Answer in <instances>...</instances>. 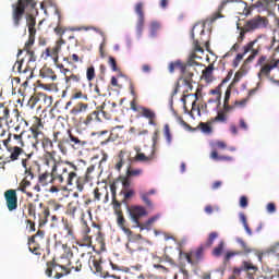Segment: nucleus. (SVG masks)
<instances>
[{
    "instance_id": "69168bd1",
    "label": "nucleus",
    "mask_w": 279,
    "mask_h": 279,
    "mask_svg": "<svg viewBox=\"0 0 279 279\" xmlns=\"http://www.w3.org/2000/svg\"><path fill=\"white\" fill-rule=\"evenodd\" d=\"M210 94L216 95V99L215 100L209 99L208 104H214V101H221V92L219 89H211Z\"/></svg>"
},
{
    "instance_id": "72a5a7b5",
    "label": "nucleus",
    "mask_w": 279,
    "mask_h": 279,
    "mask_svg": "<svg viewBox=\"0 0 279 279\" xmlns=\"http://www.w3.org/2000/svg\"><path fill=\"white\" fill-rule=\"evenodd\" d=\"M177 71H180L181 75L184 77V63L180 60L171 62L168 66L169 73H175Z\"/></svg>"
},
{
    "instance_id": "20e7f679",
    "label": "nucleus",
    "mask_w": 279,
    "mask_h": 279,
    "mask_svg": "<svg viewBox=\"0 0 279 279\" xmlns=\"http://www.w3.org/2000/svg\"><path fill=\"white\" fill-rule=\"evenodd\" d=\"M44 130L45 122H43V119L36 116L33 117L28 131H31L35 144L38 145V143H41L43 149H53V140L46 136Z\"/></svg>"
},
{
    "instance_id": "4468645a",
    "label": "nucleus",
    "mask_w": 279,
    "mask_h": 279,
    "mask_svg": "<svg viewBox=\"0 0 279 279\" xmlns=\"http://www.w3.org/2000/svg\"><path fill=\"white\" fill-rule=\"evenodd\" d=\"M148 213L145 207L141 205H134L130 208V217L133 223H135V228H142L143 223H141L142 217H147Z\"/></svg>"
},
{
    "instance_id": "f3484780",
    "label": "nucleus",
    "mask_w": 279,
    "mask_h": 279,
    "mask_svg": "<svg viewBox=\"0 0 279 279\" xmlns=\"http://www.w3.org/2000/svg\"><path fill=\"white\" fill-rule=\"evenodd\" d=\"M4 199L7 202V208L10 213L19 208V196L16 190H7L4 192Z\"/></svg>"
},
{
    "instance_id": "864d4df0",
    "label": "nucleus",
    "mask_w": 279,
    "mask_h": 279,
    "mask_svg": "<svg viewBox=\"0 0 279 279\" xmlns=\"http://www.w3.org/2000/svg\"><path fill=\"white\" fill-rule=\"evenodd\" d=\"M93 265L96 274H100V276L104 277L106 272H104V267H101V262H99L98 259H94Z\"/></svg>"
},
{
    "instance_id": "423d86ee",
    "label": "nucleus",
    "mask_w": 279,
    "mask_h": 279,
    "mask_svg": "<svg viewBox=\"0 0 279 279\" xmlns=\"http://www.w3.org/2000/svg\"><path fill=\"white\" fill-rule=\"evenodd\" d=\"M26 53L28 56L27 65H25L23 68V62H24L23 59L20 61L17 60L13 65L14 73H20L21 77L26 80L24 82V86H27V81L32 80V77L34 76V68H32V65H29V64H33L37 60V57H36V53L34 52V50H26Z\"/></svg>"
},
{
    "instance_id": "37998d69",
    "label": "nucleus",
    "mask_w": 279,
    "mask_h": 279,
    "mask_svg": "<svg viewBox=\"0 0 279 279\" xmlns=\"http://www.w3.org/2000/svg\"><path fill=\"white\" fill-rule=\"evenodd\" d=\"M82 82V76L80 74H71L65 76V83L68 84H80Z\"/></svg>"
},
{
    "instance_id": "a878e982",
    "label": "nucleus",
    "mask_w": 279,
    "mask_h": 279,
    "mask_svg": "<svg viewBox=\"0 0 279 279\" xmlns=\"http://www.w3.org/2000/svg\"><path fill=\"white\" fill-rule=\"evenodd\" d=\"M69 138V145H71V147L73 149H82V147H84V145H86V142L82 141L80 137H77L76 135L72 134L71 131L68 135Z\"/></svg>"
},
{
    "instance_id": "473e14b6",
    "label": "nucleus",
    "mask_w": 279,
    "mask_h": 279,
    "mask_svg": "<svg viewBox=\"0 0 279 279\" xmlns=\"http://www.w3.org/2000/svg\"><path fill=\"white\" fill-rule=\"evenodd\" d=\"M210 158H211V160H216V161H220V162H232V160H234V158L231 156L219 155V153H217V149H214L210 153Z\"/></svg>"
},
{
    "instance_id": "ea45409f",
    "label": "nucleus",
    "mask_w": 279,
    "mask_h": 279,
    "mask_svg": "<svg viewBox=\"0 0 279 279\" xmlns=\"http://www.w3.org/2000/svg\"><path fill=\"white\" fill-rule=\"evenodd\" d=\"M64 39L60 38L56 46L52 48V56L54 58V60H58V54L60 53V51L62 50V45H64Z\"/></svg>"
},
{
    "instance_id": "f257e3e1",
    "label": "nucleus",
    "mask_w": 279,
    "mask_h": 279,
    "mask_svg": "<svg viewBox=\"0 0 279 279\" xmlns=\"http://www.w3.org/2000/svg\"><path fill=\"white\" fill-rule=\"evenodd\" d=\"M80 168L71 161L62 162V165H57L52 169V180H57L59 184H64L65 186H73L76 184L77 191L82 193L84 191V178L77 175Z\"/></svg>"
},
{
    "instance_id": "9d476101",
    "label": "nucleus",
    "mask_w": 279,
    "mask_h": 279,
    "mask_svg": "<svg viewBox=\"0 0 279 279\" xmlns=\"http://www.w3.org/2000/svg\"><path fill=\"white\" fill-rule=\"evenodd\" d=\"M195 66H202V63L195 61L194 58H189L186 63H183V83L190 90H193V75L194 71H197Z\"/></svg>"
},
{
    "instance_id": "1a4fd4ad",
    "label": "nucleus",
    "mask_w": 279,
    "mask_h": 279,
    "mask_svg": "<svg viewBox=\"0 0 279 279\" xmlns=\"http://www.w3.org/2000/svg\"><path fill=\"white\" fill-rule=\"evenodd\" d=\"M38 208L40 211H38ZM27 210L28 217H33L34 221H36V218L38 216L40 227L47 223L50 215L49 207L45 206L43 203H39L38 206L36 205V203H29L27 205Z\"/></svg>"
},
{
    "instance_id": "f8f14e48",
    "label": "nucleus",
    "mask_w": 279,
    "mask_h": 279,
    "mask_svg": "<svg viewBox=\"0 0 279 279\" xmlns=\"http://www.w3.org/2000/svg\"><path fill=\"white\" fill-rule=\"evenodd\" d=\"M8 154H3L0 159L2 160L3 165H10V162H16L23 154H25V149L20 147H13V146H4Z\"/></svg>"
},
{
    "instance_id": "c9c22d12",
    "label": "nucleus",
    "mask_w": 279,
    "mask_h": 279,
    "mask_svg": "<svg viewBox=\"0 0 279 279\" xmlns=\"http://www.w3.org/2000/svg\"><path fill=\"white\" fill-rule=\"evenodd\" d=\"M158 219H160V215L150 217L146 222L142 223V227L140 230L141 231L149 230V228H151V225L156 223V221H158Z\"/></svg>"
},
{
    "instance_id": "a19ab883",
    "label": "nucleus",
    "mask_w": 279,
    "mask_h": 279,
    "mask_svg": "<svg viewBox=\"0 0 279 279\" xmlns=\"http://www.w3.org/2000/svg\"><path fill=\"white\" fill-rule=\"evenodd\" d=\"M243 75H245V73H243V71H241V70L235 72L234 77H233L232 82L230 83L229 87L234 88V86H236V84H239V82H241V80H243Z\"/></svg>"
},
{
    "instance_id": "4be33fe9",
    "label": "nucleus",
    "mask_w": 279,
    "mask_h": 279,
    "mask_svg": "<svg viewBox=\"0 0 279 279\" xmlns=\"http://www.w3.org/2000/svg\"><path fill=\"white\" fill-rule=\"evenodd\" d=\"M141 114L145 119H148V124L156 128L158 123H156V111L147 108V107H141Z\"/></svg>"
},
{
    "instance_id": "7c9ffc66",
    "label": "nucleus",
    "mask_w": 279,
    "mask_h": 279,
    "mask_svg": "<svg viewBox=\"0 0 279 279\" xmlns=\"http://www.w3.org/2000/svg\"><path fill=\"white\" fill-rule=\"evenodd\" d=\"M149 195H156V190L153 189L148 192H140V197L142 202L148 207V208H154V203L149 199Z\"/></svg>"
},
{
    "instance_id": "b1692460",
    "label": "nucleus",
    "mask_w": 279,
    "mask_h": 279,
    "mask_svg": "<svg viewBox=\"0 0 279 279\" xmlns=\"http://www.w3.org/2000/svg\"><path fill=\"white\" fill-rule=\"evenodd\" d=\"M215 64L210 63L202 71V80H204L207 84H210L215 80Z\"/></svg>"
},
{
    "instance_id": "a18cd8bd",
    "label": "nucleus",
    "mask_w": 279,
    "mask_h": 279,
    "mask_svg": "<svg viewBox=\"0 0 279 279\" xmlns=\"http://www.w3.org/2000/svg\"><path fill=\"white\" fill-rule=\"evenodd\" d=\"M69 265L71 266L68 268L69 271H82V260L75 259V262H70Z\"/></svg>"
},
{
    "instance_id": "e2e57ef3",
    "label": "nucleus",
    "mask_w": 279,
    "mask_h": 279,
    "mask_svg": "<svg viewBox=\"0 0 279 279\" xmlns=\"http://www.w3.org/2000/svg\"><path fill=\"white\" fill-rule=\"evenodd\" d=\"M119 137V133H117V129H112L110 136L102 142V145H106V143H110V141L114 142Z\"/></svg>"
},
{
    "instance_id": "c03bdc74",
    "label": "nucleus",
    "mask_w": 279,
    "mask_h": 279,
    "mask_svg": "<svg viewBox=\"0 0 279 279\" xmlns=\"http://www.w3.org/2000/svg\"><path fill=\"white\" fill-rule=\"evenodd\" d=\"M223 247H226V243H223V241H220L219 244L213 250V256L219 258V256L223 254Z\"/></svg>"
},
{
    "instance_id": "39448f33",
    "label": "nucleus",
    "mask_w": 279,
    "mask_h": 279,
    "mask_svg": "<svg viewBox=\"0 0 279 279\" xmlns=\"http://www.w3.org/2000/svg\"><path fill=\"white\" fill-rule=\"evenodd\" d=\"M0 121L2 123L5 121L8 128H13L15 132H20L21 130H25V128H29V122H27L25 118L21 117L19 109H15L14 114L10 117V108L3 105H0Z\"/></svg>"
},
{
    "instance_id": "4c0bfd02",
    "label": "nucleus",
    "mask_w": 279,
    "mask_h": 279,
    "mask_svg": "<svg viewBox=\"0 0 279 279\" xmlns=\"http://www.w3.org/2000/svg\"><path fill=\"white\" fill-rule=\"evenodd\" d=\"M191 38L193 39L194 51L204 53V48L199 45V40L195 39V26L191 32Z\"/></svg>"
},
{
    "instance_id": "3c124183",
    "label": "nucleus",
    "mask_w": 279,
    "mask_h": 279,
    "mask_svg": "<svg viewBox=\"0 0 279 279\" xmlns=\"http://www.w3.org/2000/svg\"><path fill=\"white\" fill-rule=\"evenodd\" d=\"M163 136L168 145H171L172 136H171V129L169 128V124H165L163 126Z\"/></svg>"
},
{
    "instance_id": "6e6552de",
    "label": "nucleus",
    "mask_w": 279,
    "mask_h": 279,
    "mask_svg": "<svg viewBox=\"0 0 279 279\" xmlns=\"http://www.w3.org/2000/svg\"><path fill=\"white\" fill-rule=\"evenodd\" d=\"M27 5L35 8L36 2H34V0H17V3L12 5L13 27H21L23 16H25V8H27Z\"/></svg>"
},
{
    "instance_id": "79ce46f5",
    "label": "nucleus",
    "mask_w": 279,
    "mask_h": 279,
    "mask_svg": "<svg viewBox=\"0 0 279 279\" xmlns=\"http://www.w3.org/2000/svg\"><path fill=\"white\" fill-rule=\"evenodd\" d=\"M134 160L136 162H149L150 160H154V156H146L144 153H138Z\"/></svg>"
},
{
    "instance_id": "2eb2a0df",
    "label": "nucleus",
    "mask_w": 279,
    "mask_h": 279,
    "mask_svg": "<svg viewBox=\"0 0 279 279\" xmlns=\"http://www.w3.org/2000/svg\"><path fill=\"white\" fill-rule=\"evenodd\" d=\"M246 32H254L256 29H263V27H267V19L260 15H256L252 20L246 21L244 24Z\"/></svg>"
},
{
    "instance_id": "9b49d317",
    "label": "nucleus",
    "mask_w": 279,
    "mask_h": 279,
    "mask_svg": "<svg viewBox=\"0 0 279 279\" xmlns=\"http://www.w3.org/2000/svg\"><path fill=\"white\" fill-rule=\"evenodd\" d=\"M179 256H184L189 265H192V267H197V265L204 260V246L201 245L187 253L180 251Z\"/></svg>"
},
{
    "instance_id": "a211bd4d",
    "label": "nucleus",
    "mask_w": 279,
    "mask_h": 279,
    "mask_svg": "<svg viewBox=\"0 0 279 279\" xmlns=\"http://www.w3.org/2000/svg\"><path fill=\"white\" fill-rule=\"evenodd\" d=\"M82 234H83V238L81 240V243H78V245L81 247H92L93 235H90V227H88V223H86V221L83 222Z\"/></svg>"
},
{
    "instance_id": "603ef678",
    "label": "nucleus",
    "mask_w": 279,
    "mask_h": 279,
    "mask_svg": "<svg viewBox=\"0 0 279 279\" xmlns=\"http://www.w3.org/2000/svg\"><path fill=\"white\" fill-rule=\"evenodd\" d=\"M93 171H95V166H89V167L87 168V171H86L85 175H84V177H81V178H83V180H84V185H85L87 182H90V180H93V177H90V174L93 173Z\"/></svg>"
},
{
    "instance_id": "13d9d810",
    "label": "nucleus",
    "mask_w": 279,
    "mask_h": 279,
    "mask_svg": "<svg viewBox=\"0 0 279 279\" xmlns=\"http://www.w3.org/2000/svg\"><path fill=\"white\" fill-rule=\"evenodd\" d=\"M241 252H228L223 257V264L227 265L230 263L231 258H234V256H241Z\"/></svg>"
},
{
    "instance_id": "09e8293b",
    "label": "nucleus",
    "mask_w": 279,
    "mask_h": 279,
    "mask_svg": "<svg viewBox=\"0 0 279 279\" xmlns=\"http://www.w3.org/2000/svg\"><path fill=\"white\" fill-rule=\"evenodd\" d=\"M236 242L241 245L243 250L242 254H252V248L247 245V243H245V241H243V239L238 238Z\"/></svg>"
},
{
    "instance_id": "052dcab7",
    "label": "nucleus",
    "mask_w": 279,
    "mask_h": 279,
    "mask_svg": "<svg viewBox=\"0 0 279 279\" xmlns=\"http://www.w3.org/2000/svg\"><path fill=\"white\" fill-rule=\"evenodd\" d=\"M57 267H61L62 271H64V272H56V275H54L56 279L64 278V276H69V274H71V270H69V268H66V266L57 265Z\"/></svg>"
},
{
    "instance_id": "6e6d98bb",
    "label": "nucleus",
    "mask_w": 279,
    "mask_h": 279,
    "mask_svg": "<svg viewBox=\"0 0 279 279\" xmlns=\"http://www.w3.org/2000/svg\"><path fill=\"white\" fill-rule=\"evenodd\" d=\"M238 29L240 31V35L238 37V43H243L245 40V35L250 33V31L245 29V26H239Z\"/></svg>"
},
{
    "instance_id": "6ab92c4d",
    "label": "nucleus",
    "mask_w": 279,
    "mask_h": 279,
    "mask_svg": "<svg viewBox=\"0 0 279 279\" xmlns=\"http://www.w3.org/2000/svg\"><path fill=\"white\" fill-rule=\"evenodd\" d=\"M58 153L56 150L46 151L43 156V162L46 167H51V169H56L58 165H62V162L57 161L56 156Z\"/></svg>"
},
{
    "instance_id": "f704fd0d",
    "label": "nucleus",
    "mask_w": 279,
    "mask_h": 279,
    "mask_svg": "<svg viewBox=\"0 0 279 279\" xmlns=\"http://www.w3.org/2000/svg\"><path fill=\"white\" fill-rule=\"evenodd\" d=\"M228 114L226 111L219 110L215 118L210 119V123H227Z\"/></svg>"
},
{
    "instance_id": "cd10ccee",
    "label": "nucleus",
    "mask_w": 279,
    "mask_h": 279,
    "mask_svg": "<svg viewBox=\"0 0 279 279\" xmlns=\"http://www.w3.org/2000/svg\"><path fill=\"white\" fill-rule=\"evenodd\" d=\"M32 180L34 179H29V177H24V179L20 182V185L17 187V191L25 193L27 197H32V192H27V189L32 186Z\"/></svg>"
},
{
    "instance_id": "338daca9",
    "label": "nucleus",
    "mask_w": 279,
    "mask_h": 279,
    "mask_svg": "<svg viewBox=\"0 0 279 279\" xmlns=\"http://www.w3.org/2000/svg\"><path fill=\"white\" fill-rule=\"evenodd\" d=\"M108 64L111 68V71H119V68L117 66V59H114V57H109Z\"/></svg>"
},
{
    "instance_id": "de8ad7c7",
    "label": "nucleus",
    "mask_w": 279,
    "mask_h": 279,
    "mask_svg": "<svg viewBox=\"0 0 279 279\" xmlns=\"http://www.w3.org/2000/svg\"><path fill=\"white\" fill-rule=\"evenodd\" d=\"M120 181L122 183V191H129L130 186H132V181H130V177H120Z\"/></svg>"
},
{
    "instance_id": "bf43d9fd",
    "label": "nucleus",
    "mask_w": 279,
    "mask_h": 279,
    "mask_svg": "<svg viewBox=\"0 0 279 279\" xmlns=\"http://www.w3.org/2000/svg\"><path fill=\"white\" fill-rule=\"evenodd\" d=\"M96 74H95V66H88L86 70V78L87 82H93V80H95Z\"/></svg>"
},
{
    "instance_id": "4d7b16f0",
    "label": "nucleus",
    "mask_w": 279,
    "mask_h": 279,
    "mask_svg": "<svg viewBox=\"0 0 279 279\" xmlns=\"http://www.w3.org/2000/svg\"><path fill=\"white\" fill-rule=\"evenodd\" d=\"M199 128L204 134H210L213 132V126H210V122H201Z\"/></svg>"
},
{
    "instance_id": "412c9836",
    "label": "nucleus",
    "mask_w": 279,
    "mask_h": 279,
    "mask_svg": "<svg viewBox=\"0 0 279 279\" xmlns=\"http://www.w3.org/2000/svg\"><path fill=\"white\" fill-rule=\"evenodd\" d=\"M53 182H57L56 179H53V169L51 171H46L39 174L38 177V184L40 186H47V184H53Z\"/></svg>"
},
{
    "instance_id": "dca6fc26",
    "label": "nucleus",
    "mask_w": 279,
    "mask_h": 279,
    "mask_svg": "<svg viewBox=\"0 0 279 279\" xmlns=\"http://www.w3.org/2000/svg\"><path fill=\"white\" fill-rule=\"evenodd\" d=\"M143 2H137L135 4V14H137V22H136V34L143 36V29H145V11Z\"/></svg>"
},
{
    "instance_id": "2f4dec72",
    "label": "nucleus",
    "mask_w": 279,
    "mask_h": 279,
    "mask_svg": "<svg viewBox=\"0 0 279 279\" xmlns=\"http://www.w3.org/2000/svg\"><path fill=\"white\" fill-rule=\"evenodd\" d=\"M23 169H24V177L28 178V179H33L36 178V165L34 163H26V165H22Z\"/></svg>"
},
{
    "instance_id": "7ed1b4c3",
    "label": "nucleus",
    "mask_w": 279,
    "mask_h": 279,
    "mask_svg": "<svg viewBox=\"0 0 279 279\" xmlns=\"http://www.w3.org/2000/svg\"><path fill=\"white\" fill-rule=\"evenodd\" d=\"M117 102L104 101L96 110L86 116L82 121L85 128H93L94 123H101L104 119L110 121L112 114L117 112Z\"/></svg>"
},
{
    "instance_id": "393cba45",
    "label": "nucleus",
    "mask_w": 279,
    "mask_h": 279,
    "mask_svg": "<svg viewBox=\"0 0 279 279\" xmlns=\"http://www.w3.org/2000/svg\"><path fill=\"white\" fill-rule=\"evenodd\" d=\"M88 111V104L86 102H77L73 106V108L70 110V114L72 117H80V114H84V112Z\"/></svg>"
},
{
    "instance_id": "49530a36",
    "label": "nucleus",
    "mask_w": 279,
    "mask_h": 279,
    "mask_svg": "<svg viewBox=\"0 0 279 279\" xmlns=\"http://www.w3.org/2000/svg\"><path fill=\"white\" fill-rule=\"evenodd\" d=\"M219 238V233L217 232H211L208 235L207 241L205 242V247H213V244L215 243V240H217Z\"/></svg>"
},
{
    "instance_id": "5fc2aeb1",
    "label": "nucleus",
    "mask_w": 279,
    "mask_h": 279,
    "mask_svg": "<svg viewBox=\"0 0 279 279\" xmlns=\"http://www.w3.org/2000/svg\"><path fill=\"white\" fill-rule=\"evenodd\" d=\"M158 29H160V23L151 22L150 23V36H151V38H156V34H158Z\"/></svg>"
},
{
    "instance_id": "e433bc0d",
    "label": "nucleus",
    "mask_w": 279,
    "mask_h": 279,
    "mask_svg": "<svg viewBox=\"0 0 279 279\" xmlns=\"http://www.w3.org/2000/svg\"><path fill=\"white\" fill-rule=\"evenodd\" d=\"M120 195H124L122 202H120V204H128V199H131V197H134V195H136V192L131 189V190H124L120 192Z\"/></svg>"
},
{
    "instance_id": "8fccbe9b",
    "label": "nucleus",
    "mask_w": 279,
    "mask_h": 279,
    "mask_svg": "<svg viewBox=\"0 0 279 279\" xmlns=\"http://www.w3.org/2000/svg\"><path fill=\"white\" fill-rule=\"evenodd\" d=\"M61 248L63 250L62 258H73V251H71L68 244H62Z\"/></svg>"
},
{
    "instance_id": "0eeeda50",
    "label": "nucleus",
    "mask_w": 279,
    "mask_h": 279,
    "mask_svg": "<svg viewBox=\"0 0 279 279\" xmlns=\"http://www.w3.org/2000/svg\"><path fill=\"white\" fill-rule=\"evenodd\" d=\"M70 133H71V130L64 128V125L54 128L52 133V141L53 143H57V147L61 151V154H63V156H66L69 151V149L66 148V144H69Z\"/></svg>"
},
{
    "instance_id": "bb28decb",
    "label": "nucleus",
    "mask_w": 279,
    "mask_h": 279,
    "mask_svg": "<svg viewBox=\"0 0 279 279\" xmlns=\"http://www.w3.org/2000/svg\"><path fill=\"white\" fill-rule=\"evenodd\" d=\"M40 77L43 80H50L51 82H56L58 80V75H56V72L48 66H44L39 72Z\"/></svg>"
},
{
    "instance_id": "ddd939ff",
    "label": "nucleus",
    "mask_w": 279,
    "mask_h": 279,
    "mask_svg": "<svg viewBox=\"0 0 279 279\" xmlns=\"http://www.w3.org/2000/svg\"><path fill=\"white\" fill-rule=\"evenodd\" d=\"M20 134L9 133L8 138L2 141L4 147H19L23 149L25 147V141H23V135L25 134V129L19 131Z\"/></svg>"
},
{
    "instance_id": "aec40b11",
    "label": "nucleus",
    "mask_w": 279,
    "mask_h": 279,
    "mask_svg": "<svg viewBox=\"0 0 279 279\" xmlns=\"http://www.w3.org/2000/svg\"><path fill=\"white\" fill-rule=\"evenodd\" d=\"M126 250L132 256H135V258H141V254L145 252V248L141 246V243L134 240H130L129 243H126Z\"/></svg>"
},
{
    "instance_id": "58836bf2",
    "label": "nucleus",
    "mask_w": 279,
    "mask_h": 279,
    "mask_svg": "<svg viewBox=\"0 0 279 279\" xmlns=\"http://www.w3.org/2000/svg\"><path fill=\"white\" fill-rule=\"evenodd\" d=\"M141 175H143V169H133L132 167H129L126 170V177L129 179L138 178Z\"/></svg>"
},
{
    "instance_id": "c85d7f7f",
    "label": "nucleus",
    "mask_w": 279,
    "mask_h": 279,
    "mask_svg": "<svg viewBox=\"0 0 279 279\" xmlns=\"http://www.w3.org/2000/svg\"><path fill=\"white\" fill-rule=\"evenodd\" d=\"M241 271H252L250 274H256V271H258V268L254 266L252 262H243L240 268L234 269V274H241Z\"/></svg>"
},
{
    "instance_id": "c756f323",
    "label": "nucleus",
    "mask_w": 279,
    "mask_h": 279,
    "mask_svg": "<svg viewBox=\"0 0 279 279\" xmlns=\"http://www.w3.org/2000/svg\"><path fill=\"white\" fill-rule=\"evenodd\" d=\"M80 210V201L75 199V201H71L68 204V208H66V215H70V217H72L73 219H75V215H77V211Z\"/></svg>"
},
{
    "instance_id": "680f3d73",
    "label": "nucleus",
    "mask_w": 279,
    "mask_h": 279,
    "mask_svg": "<svg viewBox=\"0 0 279 279\" xmlns=\"http://www.w3.org/2000/svg\"><path fill=\"white\" fill-rule=\"evenodd\" d=\"M35 41L36 37L29 36L28 40L25 43L24 51H32V47H34Z\"/></svg>"
},
{
    "instance_id": "f03ea898",
    "label": "nucleus",
    "mask_w": 279,
    "mask_h": 279,
    "mask_svg": "<svg viewBox=\"0 0 279 279\" xmlns=\"http://www.w3.org/2000/svg\"><path fill=\"white\" fill-rule=\"evenodd\" d=\"M265 40H267V37L265 35H258L254 40L248 41L245 46H243V53H238L236 57L233 59L232 66L233 69H236L239 64H241V60H243V56L251 53L245 62H254L258 56L260 57V53H263V50L265 49Z\"/></svg>"
},
{
    "instance_id": "5701e85b",
    "label": "nucleus",
    "mask_w": 279,
    "mask_h": 279,
    "mask_svg": "<svg viewBox=\"0 0 279 279\" xmlns=\"http://www.w3.org/2000/svg\"><path fill=\"white\" fill-rule=\"evenodd\" d=\"M113 213L117 216V223L119 228H125V217L123 216V209H121V203L112 205Z\"/></svg>"
},
{
    "instance_id": "0e129e2a",
    "label": "nucleus",
    "mask_w": 279,
    "mask_h": 279,
    "mask_svg": "<svg viewBox=\"0 0 279 279\" xmlns=\"http://www.w3.org/2000/svg\"><path fill=\"white\" fill-rule=\"evenodd\" d=\"M43 97V95H34L29 98L28 100V105L31 106V108H34L36 106V104H38L40 101V98Z\"/></svg>"
},
{
    "instance_id": "774afa93",
    "label": "nucleus",
    "mask_w": 279,
    "mask_h": 279,
    "mask_svg": "<svg viewBox=\"0 0 279 279\" xmlns=\"http://www.w3.org/2000/svg\"><path fill=\"white\" fill-rule=\"evenodd\" d=\"M26 25L27 27H36V17H34L32 14H28L26 17Z\"/></svg>"
}]
</instances>
